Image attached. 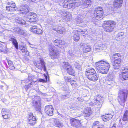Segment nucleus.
Segmentation results:
<instances>
[{
	"label": "nucleus",
	"instance_id": "f257e3e1",
	"mask_svg": "<svg viewBox=\"0 0 128 128\" xmlns=\"http://www.w3.org/2000/svg\"><path fill=\"white\" fill-rule=\"evenodd\" d=\"M97 69L99 72L106 74L107 73L110 67V65L106 61L101 60L96 64Z\"/></svg>",
	"mask_w": 128,
	"mask_h": 128
},
{
	"label": "nucleus",
	"instance_id": "f03ea898",
	"mask_svg": "<svg viewBox=\"0 0 128 128\" xmlns=\"http://www.w3.org/2000/svg\"><path fill=\"white\" fill-rule=\"evenodd\" d=\"M128 94V91L126 90H120L118 97V101L122 105L126 101Z\"/></svg>",
	"mask_w": 128,
	"mask_h": 128
},
{
	"label": "nucleus",
	"instance_id": "7ed1b4c3",
	"mask_svg": "<svg viewBox=\"0 0 128 128\" xmlns=\"http://www.w3.org/2000/svg\"><path fill=\"white\" fill-rule=\"evenodd\" d=\"M103 25L104 30L106 32H111L114 30L116 22L113 21H105L104 22Z\"/></svg>",
	"mask_w": 128,
	"mask_h": 128
},
{
	"label": "nucleus",
	"instance_id": "20e7f679",
	"mask_svg": "<svg viewBox=\"0 0 128 128\" xmlns=\"http://www.w3.org/2000/svg\"><path fill=\"white\" fill-rule=\"evenodd\" d=\"M121 56L119 54H115L112 56V58L114 62L113 68L114 70L119 68L120 65L121 60Z\"/></svg>",
	"mask_w": 128,
	"mask_h": 128
},
{
	"label": "nucleus",
	"instance_id": "39448f33",
	"mask_svg": "<svg viewBox=\"0 0 128 128\" xmlns=\"http://www.w3.org/2000/svg\"><path fill=\"white\" fill-rule=\"evenodd\" d=\"M32 106L37 111L40 112L41 106V99L40 96H34L32 99Z\"/></svg>",
	"mask_w": 128,
	"mask_h": 128
},
{
	"label": "nucleus",
	"instance_id": "423d86ee",
	"mask_svg": "<svg viewBox=\"0 0 128 128\" xmlns=\"http://www.w3.org/2000/svg\"><path fill=\"white\" fill-rule=\"evenodd\" d=\"M50 56L52 59L56 58L59 56V52L54 46H50L49 48Z\"/></svg>",
	"mask_w": 128,
	"mask_h": 128
},
{
	"label": "nucleus",
	"instance_id": "0eeeda50",
	"mask_svg": "<svg viewBox=\"0 0 128 128\" xmlns=\"http://www.w3.org/2000/svg\"><path fill=\"white\" fill-rule=\"evenodd\" d=\"M120 79L122 80L128 79V68L122 67L120 68Z\"/></svg>",
	"mask_w": 128,
	"mask_h": 128
},
{
	"label": "nucleus",
	"instance_id": "6e6552de",
	"mask_svg": "<svg viewBox=\"0 0 128 128\" xmlns=\"http://www.w3.org/2000/svg\"><path fill=\"white\" fill-rule=\"evenodd\" d=\"M78 32H81V34H83V36H84L85 34H84V33L86 32V31H83L80 29L73 30L72 34V38L74 41L76 42L78 41L80 39L79 34Z\"/></svg>",
	"mask_w": 128,
	"mask_h": 128
},
{
	"label": "nucleus",
	"instance_id": "1a4fd4ad",
	"mask_svg": "<svg viewBox=\"0 0 128 128\" xmlns=\"http://www.w3.org/2000/svg\"><path fill=\"white\" fill-rule=\"evenodd\" d=\"M103 12L102 8L101 7L96 8L94 12V15L96 20L101 18L102 16Z\"/></svg>",
	"mask_w": 128,
	"mask_h": 128
},
{
	"label": "nucleus",
	"instance_id": "9d476101",
	"mask_svg": "<svg viewBox=\"0 0 128 128\" xmlns=\"http://www.w3.org/2000/svg\"><path fill=\"white\" fill-rule=\"evenodd\" d=\"M76 3L75 0H65L63 4L64 7L70 8Z\"/></svg>",
	"mask_w": 128,
	"mask_h": 128
},
{
	"label": "nucleus",
	"instance_id": "9b49d317",
	"mask_svg": "<svg viewBox=\"0 0 128 128\" xmlns=\"http://www.w3.org/2000/svg\"><path fill=\"white\" fill-rule=\"evenodd\" d=\"M103 98L100 96L98 95L96 99L94 100V103H90V106H92L95 104L101 106L103 102Z\"/></svg>",
	"mask_w": 128,
	"mask_h": 128
},
{
	"label": "nucleus",
	"instance_id": "f8f14e48",
	"mask_svg": "<svg viewBox=\"0 0 128 128\" xmlns=\"http://www.w3.org/2000/svg\"><path fill=\"white\" fill-rule=\"evenodd\" d=\"M54 109L52 106L49 105L46 106L44 111L49 116H52L53 114Z\"/></svg>",
	"mask_w": 128,
	"mask_h": 128
},
{
	"label": "nucleus",
	"instance_id": "ddd939ff",
	"mask_svg": "<svg viewBox=\"0 0 128 128\" xmlns=\"http://www.w3.org/2000/svg\"><path fill=\"white\" fill-rule=\"evenodd\" d=\"M1 114L4 118L5 119L8 118L10 117V114L9 110L6 108L2 109Z\"/></svg>",
	"mask_w": 128,
	"mask_h": 128
},
{
	"label": "nucleus",
	"instance_id": "4468645a",
	"mask_svg": "<svg viewBox=\"0 0 128 128\" xmlns=\"http://www.w3.org/2000/svg\"><path fill=\"white\" fill-rule=\"evenodd\" d=\"M37 16L34 13H30L29 14L27 20L28 22H35L37 20Z\"/></svg>",
	"mask_w": 128,
	"mask_h": 128
},
{
	"label": "nucleus",
	"instance_id": "2eb2a0df",
	"mask_svg": "<svg viewBox=\"0 0 128 128\" xmlns=\"http://www.w3.org/2000/svg\"><path fill=\"white\" fill-rule=\"evenodd\" d=\"M70 121L71 125L73 126L78 128L81 125L80 121L79 120L72 118L70 119Z\"/></svg>",
	"mask_w": 128,
	"mask_h": 128
},
{
	"label": "nucleus",
	"instance_id": "dca6fc26",
	"mask_svg": "<svg viewBox=\"0 0 128 128\" xmlns=\"http://www.w3.org/2000/svg\"><path fill=\"white\" fill-rule=\"evenodd\" d=\"M18 10L20 13L26 14L29 12V7L26 4L24 5L20 6Z\"/></svg>",
	"mask_w": 128,
	"mask_h": 128
},
{
	"label": "nucleus",
	"instance_id": "f3484780",
	"mask_svg": "<svg viewBox=\"0 0 128 128\" xmlns=\"http://www.w3.org/2000/svg\"><path fill=\"white\" fill-rule=\"evenodd\" d=\"M30 31L38 34H41L42 33V30L40 28H38L37 26H34L32 27Z\"/></svg>",
	"mask_w": 128,
	"mask_h": 128
},
{
	"label": "nucleus",
	"instance_id": "a211bd4d",
	"mask_svg": "<svg viewBox=\"0 0 128 128\" xmlns=\"http://www.w3.org/2000/svg\"><path fill=\"white\" fill-rule=\"evenodd\" d=\"M96 73V72L94 69L92 68H90L86 69L85 74L86 77L88 78Z\"/></svg>",
	"mask_w": 128,
	"mask_h": 128
},
{
	"label": "nucleus",
	"instance_id": "6ab92c4d",
	"mask_svg": "<svg viewBox=\"0 0 128 128\" xmlns=\"http://www.w3.org/2000/svg\"><path fill=\"white\" fill-rule=\"evenodd\" d=\"M96 73V72L94 69L92 68H90L86 69L85 74L86 77L88 78Z\"/></svg>",
	"mask_w": 128,
	"mask_h": 128
},
{
	"label": "nucleus",
	"instance_id": "aec40b11",
	"mask_svg": "<svg viewBox=\"0 0 128 128\" xmlns=\"http://www.w3.org/2000/svg\"><path fill=\"white\" fill-rule=\"evenodd\" d=\"M114 74H112L108 75L106 80V84L108 85L112 84L114 82Z\"/></svg>",
	"mask_w": 128,
	"mask_h": 128
},
{
	"label": "nucleus",
	"instance_id": "412c9836",
	"mask_svg": "<svg viewBox=\"0 0 128 128\" xmlns=\"http://www.w3.org/2000/svg\"><path fill=\"white\" fill-rule=\"evenodd\" d=\"M53 30L60 34H62L65 31V28L61 26H57L53 28Z\"/></svg>",
	"mask_w": 128,
	"mask_h": 128
},
{
	"label": "nucleus",
	"instance_id": "4be33fe9",
	"mask_svg": "<svg viewBox=\"0 0 128 128\" xmlns=\"http://www.w3.org/2000/svg\"><path fill=\"white\" fill-rule=\"evenodd\" d=\"M53 124L54 126L60 128H63L64 126L63 124L57 119L54 120Z\"/></svg>",
	"mask_w": 128,
	"mask_h": 128
},
{
	"label": "nucleus",
	"instance_id": "5701e85b",
	"mask_svg": "<svg viewBox=\"0 0 128 128\" xmlns=\"http://www.w3.org/2000/svg\"><path fill=\"white\" fill-rule=\"evenodd\" d=\"M123 0H114L113 6L114 8H120L122 6Z\"/></svg>",
	"mask_w": 128,
	"mask_h": 128
},
{
	"label": "nucleus",
	"instance_id": "b1692460",
	"mask_svg": "<svg viewBox=\"0 0 128 128\" xmlns=\"http://www.w3.org/2000/svg\"><path fill=\"white\" fill-rule=\"evenodd\" d=\"M64 16L63 19L64 20L66 21L70 20L72 18L71 14L68 12H67L64 14Z\"/></svg>",
	"mask_w": 128,
	"mask_h": 128
},
{
	"label": "nucleus",
	"instance_id": "393cba45",
	"mask_svg": "<svg viewBox=\"0 0 128 128\" xmlns=\"http://www.w3.org/2000/svg\"><path fill=\"white\" fill-rule=\"evenodd\" d=\"M98 76L96 72L92 75L90 76L87 78L90 80L96 82L98 80Z\"/></svg>",
	"mask_w": 128,
	"mask_h": 128
},
{
	"label": "nucleus",
	"instance_id": "a878e982",
	"mask_svg": "<svg viewBox=\"0 0 128 128\" xmlns=\"http://www.w3.org/2000/svg\"><path fill=\"white\" fill-rule=\"evenodd\" d=\"M84 44L83 47V51L84 52H87L90 51L91 50V48H90V46L89 45L84 44L82 43L80 44V45L82 46H83V45Z\"/></svg>",
	"mask_w": 128,
	"mask_h": 128
},
{
	"label": "nucleus",
	"instance_id": "bb28decb",
	"mask_svg": "<svg viewBox=\"0 0 128 128\" xmlns=\"http://www.w3.org/2000/svg\"><path fill=\"white\" fill-rule=\"evenodd\" d=\"M113 115L110 114H106L105 116H103L102 117L103 120L104 122L108 121L112 118Z\"/></svg>",
	"mask_w": 128,
	"mask_h": 128
},
{
	"label": "nucleus",
	"instance_id": "cd10ccee",
	"mask_svg": "<svg viewBox=\"0 0 128 128\" xmlns=\"http://www.w3.org/2000/svg\"><path fill=\"white\" fill-rule=\"evenodd\" d=\"M16 20H17L16 21V22L18 24H21L22 25H26V26H29L30 25L28 24H28H27L26 22L23 20H22L21 18H17L16 19Z\"/></svg>",
	"mask_w": 128,
	"mask_h": 128
},
{
	"label": "nucleus",
	"instance_id": "c85d7f7f",
	"mask_svg": "<svg viewBox=\"0 0 128 128\" xmlns=\"http://www.w3.org/2000/svg\"><path fill=\"white\" fill-rule=\"evenodd\" d=\"M83 16L80 15H78L75 18L76 23L79 24L83 22Z\"/></svg>",
	"mask_w": 128,
	"mask_h": 128
},
{
	"label": "nucleus",
	"instance_id": "c756f323",
	"mask_svg": "<svg viewBox=\"0 0 128 128\" xmlns=\"http://www.w3.org/2000/svg\"><path fill=\"white\" fill-rule=\"evenodd\" d=\"M92 127V128H104L103 126L98 121L94 122Z\"/></svg>",
	"mask_w": 128,
	"mask_h": 128
},
{
	"label": "nucleus",
	"instance_id": "7c9ffc66",
	"mask_svg": "<svg viewBox=\"0 0 128 128\" xmlns=\"http://www.w3.org/2000/svg\"><path fill=\"white\" fill-rule=\"evenodd\" d=\"M37 68L39 69L42 70V68L43 70L45 71L46 70V68L45 65V63L44 61L43 60V61H42V63L39 65L38 66H37Z\"/></svg>",
	"mask_w": 128,
	"mask_h": 128
},
{
	"label": "nucleus",
	"instance_id": "2f4dec72",
	"mask_svg": "<svg viewBox=\"0 0 128 128\" xmlns=\"http://www.w3.org/2000/svg\"><path fill=\"white\" fill-rule=\"evenodd\" d=\"M9 40L10 41H12L16 48L18 49V43L16 39L14 38V36H12V37L10 38Z\"/></svg>",
	"mask_w": 128,
	"mask_h": 128
},
{
	"label": "nucleus",
	"instance_id": "473e14b6",
	"mask_svg": "<svg viewBox=\"0 0 128 128\" xmlns=\"http://www.w3.org/2000/svg\"><path fill=\"white\" fill-rule=\"evenodd\" d=\"M91 2V1L90 0H83L82 1L83 5L84 8H87L90 6Z\"/></svg>",
	"mask_w": 128,
	"mask_h": 128
},
{
	"label": "nucleus",
	"instance_id": "72a5a7b5",
	"mask_svg": "<svg viewBox=\"0 0 128 128\" xmlns=\"http://www.w3.org/2000/svg\"><path fill=\"white\" fill-rule=\"evenodd\" d=\"M68 67V68H67V69L66 70L68 73L72 75L74 74L75 72L72 66L71 65L70 66H69Z\"/></svg>",
	"mask_w": 128,
	"mask_h": 128
},
{
	"label": "nucleus",
	"instance_id": "f704fd0d",
	"mask_svg": "<svg viewBox=\"0 0 128 128\" xmlns=\"http://www.w3.org/2000/svg\"><path fill=\"white\" fill-rule=\"evenodd\" d=\"M34 119H31V117H28V123L31 126H33L36 123V119L34 118Z\"/></svg>",
	"mask_w": 128,
	"mask_h": 128
},
{
	"label": "nucleus",
	"instance_id": "c9c22d12",
	"mask_svg": "<svg viewBox=\"0 0 128 128\" xmlns=\"http://www.w3.org/2000/svg\"><path fill=\"white\" fill-rule=\"evenodd\" d=\"M84 112L86 116H88L92 114V112L90 110V108H88L84 110Z\"/></svg>",
	"mask_w": 128,
	"mask_h": 128
},
{
	"label": "nucleus",
	"instance_id": "e433bc0d",
	"mask_svg": "<svg viewBox=\"0 0 128 128\" xmlns=\"http://www.w3.org/2000/svg\"><path fill=\"white\" fill-rule=\"evenodd\" d=\"M122 120L124 121H126L128 120V110H125Z\"/></svg>",
	"mask_w": 128,
	"mask_h": 128
},
{
	"label": "nucleus",
	"instance_id": "4c0bfd02",
	"mask_svg": "<svg viewBox=\"0 0 128 128\" xmlns=\"http://www.w3.org/2000/svg\"><path fill=\"white\" fill-rule=\"evenodd\" d=\"M19 49L22 52H26V55H28L29 54L28 52L27 51V50L25 46H20L19 47Z\"/></svg>",
	"mask_w": 128,
	"mask_h": 128
},
{
	"label": "nucleus",
	"instance_id": "58836bf2",
	"mask_svg": "<svg viewBox=\"0 0 128 128\" xmlns=\"http://www.w3.org/2000/svg\"><path fill=\"white\" fill-rule=\"evenodd\" d=\"M6 8L8 11L11 12L15 11L17 9L16 8L11 7L10 5L7 6Z\"/></svg>",
	"mask_w": 128,
	"mask_h": 128
},
{
	"label": "nucleus",
	"instance_id": "ea45409f",
	"mask_svg": "<svg viewBox=\"0 0 128 128\" xmlns=\"http://www.w3.org/2000/svg\"><path fill=\"white\" fill-rule=\"evenodd\" d=\"M34 81H32L31 82L27 85H26L24 88L26 89L27 90L28 89V88H32L33 86V85L34 84Z\"/></svg>",
	"mask_w": 128,
	"mask_h": 128
},
{
	"label": "nucleus",
	"instance_id": "a19ab883",
	"mask_svg": "<svg viewBox=\"0 0 128 128\" xmlns=\"http://www.w3.org/2000/svg\"><path fill=\"white\" fill-rule=\"evenodd\" d=\"M43 58H39L38 60L36 61L34 63V65L37 68V66H38L39 65H40V64L42 63V61H43Z\"/></svg>",
	"mask_w": 128,
	"mask_h": 128
},
{
	"label": "nucleus",
	"instance_id": "79ce46f5",
	"mask_svg": "<svg viewBox=\"0 0 128 128\" xmlns=\"http://www.w3.org/2000/svg\"><path fill=\"white\" fill-rule=\"evenodd\" d=\"M71 65H70L68 62H64L62 64V66L64 69H66V70L67 68H68L69 66H70Z\"/></svg>",
	"mask_w": 128,
	"mask_h": 128
},
{
	"label": "nucleus",
	"instance_id": "37998d69",
	"mask_svg": "<svg viewBox=\"0 0 128 128\" xmlns=\"http://www.w3.org/2000/svg\"><path fill=\"white\" fill-rule=\"evenodd\" d=\"M70 84L73 88H75L78 86L76 82L74 80H72L70 82Z\"/></svg>",
	"mask_w": 128,
	"mask_h": 128
},
{
	"label": "nucleus",
	"instance_id": "c03bdc74",
	"mask_svg": "<svg viewBox=\"0 0 128 128\" xmlns=\"http://www.w3.org/2000/svg\"><path fill=\"white\" fill-rule=\"evenodd\" d=\"M8 5H10L11 7L13 8H16L14 2H10L7 3Z\"/></svg>",
	"mask_w": 128,
	"mask_h": 128
},
{
	"label": "nucleus",
	"instance_id": "a18cd8bd",
	"mask_svg": "<svg viewBox=\"0 0 128 128\" xmlns=\"http://www.w3.org/2000/svg\"><path fill=\"white\" fill-rule=\"evenodd\" d=\"M104 46L103 45H100V46L95 49V50H96V51H99L100 50H102L104 49L103 47Z\"/></svg>",
	"mask_w": 128,
	"mask_h": 128
},
{
	"label": "nucleus",
	"instance_id": "49530a36",
	"mask_svg": "<svg viewBox=\"0 0 128 128\" xmlns=\"http://www.w3.org/2000/svg\"><path fill=\"white\" fill-rule=\"evenodd\" d=\"M74 64L75 66V67L76 68H77L78 70L80 69L81 68V65L80 64H79V63H78L77 62H76Z\"/></svg>",
	"mask_w": 128,
	"mask_h": 128
},
{
	"label": "nucleus",
	"instance_id": "de8ad7c7",
	"mask_svg": "<svg viewBox=\"0 0 128 128\" xmlns=\"http://www.w3.org/2000/svg\"><path fill=\"white\" fill-rule=\"evenodd\" d=\"M59 47H61L63 46L65 44V42L61 40H59Z\"/></svg>",
	"mask_w": 128,
	"mask_h": 128
},
{
	"label": "nucleus",
	"instance_id": "09e8293b",
	"mask_svg": "<svg viewBox=\"0 0 128 128\" xmlns=\"http://www.w3.org/2000/svg\"><path fill=\"white\" fill-rule=\"evenodd\" d=\"M54 44L56 46H58L59 47V40H56L54 41Z\"/></svg>",
	"mask_w": 128,
	"mask_h": 128
},
{
	"label": "nucleus",
	"instance_id": "8fccbe9b",
	"mask_svg": "<svg viewBox=\"0 0 128 128\" xmlns=\"http://www.w3.org/2000/svg\"><path fill=\"white\" fill-rule=\"evenodd\" d=\"M20 29L18 27L15 28L14 29V32L17 34H18Z\"/></svg>",
	"mask_w": 128,
	"mask_h": 128
},
{
	"label": "nucleus",
	"instance_id": "3c124183",
	"mask_svg": "<svg viewBox=\"0 0 128 128\" xmlns=\"http://www.w3.org/2000/svg\"><path fill=\"white\" fill-rule=\"evenodd\" d=\"M34 78V76L32 74H29L28 76V78H29V80H30L31 81L32 80H33Z\"/></svg>",
	"mask_w": 128,
	"mask_h": 128
},
{
	"label": "nucleus",
	"instance_id": "603ef678",
	"mask_svg": "<svg viewBox=\"0 0 128 128\" xmlns=\"http://www.w3.org/2000/svg\"><path fill=\"white\" fill-rule=\"evenodd\" d=\"M28 117H31V119L33 120L34 119V118H36L34 116H33V114L31 112H30L28 114Z\"/></svg>",
	"mask_w": 128,
	"mask_h": 128
},
{
	"label": "nucleus",
	"instance_id": "864d4df0",
	"mask_svg": "<svg viewBox=\"0 0 128 128\" xmlns=\"http://www.w3.org/2000/svg\"><path fill=\"white\" fill-rule=\"evenodd\" d=\"M9 68L10 69L12 70H14L15 68V67L13 64L10 65L9 66Z\"/></svg>",
	"mask_w": 128,
	"mask_h": 128
},
{
	"label": "nucleus",
	"instance_id": "5fc2aeb1",
	"mask_svg": "<svg viewBox=\"0 0 128 128\" xmlns=\"http://www.w3.org/2000/svg\"><path fill=\"white\" fill-rule=\"evenodd\" d=\"M25 34V32L24 31L22 30L21 29H20V30L18 34H20L22 35H24Z\"/></svg>",
	"mask_w": 128,
	"mask_h": 128
},
{
	"label": "nucleus",
	"instance_id": "6e6d98bb",
	"mask_svg": "<svg viewBox=\"0 0 128 128\" xmlns=\"http://www.w3.org/2000/svg\"><path fill=\"white\" fill-rule=\"evenodd\" d=\"M124 34V33L123 32H120L117 34V36L118 37H120V36H122Z\"/></svg>",
	"mask_w": 128,
	"mask_h": 128
},
{
	"label": "nucleus",
	"instance_id": "4d7b16f0",
	"mask_svg": "<svg viewBox=\"0 0 128 128\" xmlns=\"http://www.w3.org/2000/svg\"><path fill=\"white\" fill-rule=\"evenodd\" d=\"M2 44H0V51L1 52H3L4 51V50L3 49L2 47Z\"/></svg>",
	"mask_w": 128,
	"mask_h": 128
},
{
	"label": "nucleus",
	"instance_id": "13d9d810",
	"mask_svg": "<svg viewBox=\"0 0 128 128\" xmlns=\"http://www.w3.org/2000/svg\"><path fill=\"white\" fill-rule=\"evenodd\" d=\"M40 82H46V80H45L42 79H40L38 80Z\"/></svg>",
	"mask_w": 128,
	"mask_h": 128
},
{
	"label": "nucleus",
	"instance_id": "bf43d9fd",
	"mask_svg": "<svg viewBox=\"0 0 128 128\" xmlns=\"http://www.w3.org/2000/svg\"><path fill=\"white\" fill-rule=\"evenodd\" d=\"M8 64L9 66L10 65L12 64H13L12 62L11 61H10V60H8Z\"/></svg>",
	"mask_w": 128,
	"mask_h": 128
},
{
	"label": "nucleus",
	"instance_id": "052dcab7",
	"mask_svg": "<svg viewBox=\"0 0 128 128\" xmlns=\"http://www.w3.org/2000/svg\"><path fill=\"white\" fill-rule=\"evenodd\" d=\"M28 45H29L30 47L31 48H34V45L33 44H31L30 42H28Z\"/></svg>",
	"mask_w": 128,
	"mask_h": 128
},
{
	"label": "nucleus",
	"instance_id": "680f3d73",
	"mask_svg": "<svg viewBox=\"0 0 128 128\" xmlns=\"http://www.w3.org/2000/svg\"><path fill=\"white\" fill-rule=\"evenodd\" d=\"M29 81H30V80H29V78H28V79H26V80H25L24 82L25 83H28L29 82Z\"/></svg>",
	"mask_w": 128,
	"mask_h": 128
},
{
	"label": "nucleus",
	"instance_id": "e2e57ef3",
	"mask_svg": "<svg viewBox=\"0 0 128 128\" xmlns=\"http://www.w3.org/2000/svg\"><path fill=\"white\" fill-rule=\"evenodd\" d=\"M116 124H114L111 128H116Z\"/></svg>",
	"mask_w": 128,
	"mask_h": 128
},
{
	"label": "nucleus",
	"instance_id": "0e129e2a",
	"mask_svg": "<svg viewBox=\"0 0 128 128\" xmlns=\"http://www.w3.org/2000/svg\"><path fill=\"white\" fill-rule=\"evenodd\" d=\"M44 76L46 78V80H46V82L47 81V76L46 75H45V74H44Z\"/></svg>",
	"mask_w": 128,
	"mask_h": 128
},
{
	"label": "nucleus",
	"instance_id": "69168bd1",
	"mask_svg": "<svg viewBox=\"0 0 128 128\" xmlns=\"http://www.w3.org/2000/svg\"><path fill=\"white\" fill-rule=\"evenodd\" d=\"M30 1H31L32 2H34L35 1V0H28Z\"/></svg>",
	"mask_w": 128,
	"mask_h": 128
},
{
	"label": "nucleus",
	"instance_id": "338daca9",
	"mask_svg": "<svg viewBox=\"0 0 128 128\" xmlns=\"http://www.w3.org/2000/svg\"><path fill=\"white\" fill-rule=\"evenodd\" d=\"M11 128H16V127L15 126V127H12Z\"/></svg>",
	"mask_w": 128,
	"mask_h": 128
},
{
	"label": "nucleus",
	"instance_id": "774afa93",
	"mask_svg": "<svg viewBox=\"0 0 128 128\" xmlns=\"http://www.w3.org/2000/svg\"><path fill=\"white\" fill-rule=\"evenodd\" d=\"M80 99H79H79H78V100L79 101L80 100Z\"/></svg>",
	"mask_w": 128,
	"mask_h": 128
}]
</instances>
